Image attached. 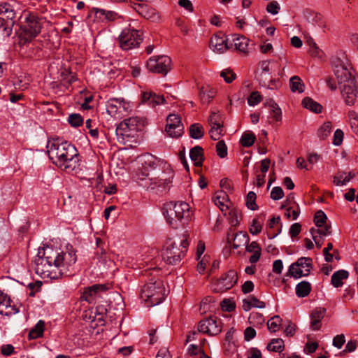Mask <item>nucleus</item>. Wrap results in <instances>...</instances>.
Returning a JSON list of instances; mask_svg holds the SVG:
<instances>
[{"mask_svg": "<svg viewBox=\"0 0 358 358\" xmlns=\"http://www.w3.org/2000/svg\"><path fill=\"white\" fill-rule=\"evenodd\" d=\"M282 319L279 315H275L273 317H271L267 322V327L270 331L271 332H276L281 324H282Z\"/></svg>", "mask_w": 358, "mask_h": 358, "instance_id": "37", "label": "nucleus"}, {"mask_svg": "<svg viewBox=\"0 0 358 358\" xmlns=\"http://www.w3.org/2000/svg\"><path fill=\"white\" fill-rule=\"evenodd\" d=\"M216 91L209 87H202L200 89L199 96L203 103H208L215 96Z\"/></svg>", "mask_w": 358, "mask_h": 358, "instance_id": "26", "label": "nucleus"}, {"mask_svg": "<svg viewBox=\"0 0 358 358\" xmlns=\"http://www.w3.org/2000/svg\"><path fill=\"white\" fill-rule=\"evenodd\" d=\"M107 113L115 118H121L120 99H112L108 101L106 106Z\"/></svg>", "mask_w": 358, "mask_h": 358, "instance_id": "21", "label": "nucleus"}, {"mask_svg": "<svg viewBox=\"0 0 358 358\" xmlns=\"http://www.w3.org/2000/svg\"><path fill=\"white\" fill-rule=\"evenodd\" d=\"M184 256V251L180 250L175 243H170L163 250L162 253V259L169 264H178Z\"/></svg>", "mask_w": 358, "mask_h": 358, "instance_id": "12", "label": "nucleus"}, {"mask_svg": "<svg viewBox=\"0 0 358 358\" xmlns=\"http://www.w3.org/2000/svg\"><path fill=\"white\" fill-rule=\"evenodd\" d=\"M232 42L237 50L243 53H246L248 52L249 39L245 36L234 35L233 36Z\"/></svg>", "mask_w": 358, "mask_h": 358, "instance_id": "23", "label": "nucleus"}, {"mask_svg": "<svg viewBox=\"0 0 358 358\" xmlns=\"http://www.w3.org/2000/svg\"><path fill=\"white\" fill-rule=\"evenodd\" d=\"M326 314L324 308H317L313 310L310 314V327L313 330H319L320 328V322Z\"/></svg>", "mask_w": 358, "mask_h": 358, "instance_id": "20", "label": "nucleus"}, {"mask_svg": "<svg viewBox=\"0 0 358 358\" xmlns=\"http://www.w3.org/2000/svg\"><path fill=\"white\" fill-rule=\"evenodd\" d=\"M171 60L166 55L152 56L147 62L149 71L166 75L171 69Z\"/></svg>", "mask_w": 358, "mask_h": 358, "instance_id": "9", "label": "nucleus"}, {"mask_svg": "<svg viewBox=\"0 0 358 358\" xmlns=\"http://www.w3.org/2000/svg\"><path fill=\"white\" fill-rule=\"evenodd\" d=\"M208 122H209L210 126L222 124L221 123V120H220V115L218 113H215V112L211 113V114L209 117V119H208Z\"/></svg>", "mask_w": 358, "mask_h": 358, "instance_id": "61", "label": "nucleus"}, {"mask_svg": "<svg viewBox=\"0 0 358 358\" xmlns=\"http://www.w3.org/2000/svg\"><path fill=\"white\" fill-rule=\"evenodd\" d=\"M10 306V301L6 294L0 290V307L8 308Z\"/></svg>", "mask_w": 358, "mask_h": 358, "instance_id": "62", "label": "nucleus"}, {"mask_svg": "<svg viewBox=\"0 0 358 358\" xmlns=\"http://www.w3.org/2000/svg\"><path fill=\"white\" fill-rule=\"evenodd\" d=\"M203 128L201 124L194 123L190 126L189 135L192 138L200 139L203 137Z\"/></svg>", "mask_w": 358, "mask_h": 358, "instance_id": "35", "label": "nucleus"}, {"mask_svg": "<svg viewBox=\"0 0 358 358\" xmlns=\"http://www.w3.org/2000/svg\"><path fill=\"white\" fill-rule=\"evenodd\" d=\"M327 220V217L322 210H318L316 212L314 217V222L318 228L324 229L325 227H329L325 224Z\"/></svg>", "mask_w": 358, "mask_h": 358, "instance_id": "36", "label": "nucleus"}, {"mask_svg": "<svg viewBox=\"0 0 358 358\" xmlns=\"http://www.w3.org/2000/svg\"><path fill=\"white\" fill-rule=\"evenodd\" d=\"M256 336V331L252 327H248L244 331L245 340L247 341L254 338Z\"/></svg>", "mask_w": 358, "mask_h": 358, "instance_id": "63", "label": "nucleus"}, {"mask_svg": "<svg viewBox=\"0 0 358 358\" xmlns=\"http://www.w3.org/2000/svg\"><path fill=\"white\" fill-rule=\"evenodd\" d=\"M262 101V96L257 91L252 92L248 98V103L250 106H255Z\"/></svg>", "mask_w": 358, "mask_h": 358, "instance_id": "48", "label": "nucleus"}, {"mask_svg": "<svg viewBox=\"0 0 358 358\" xmlns=\"http://www.w3.org/2000/svg\"><path fill=\"white\" fill-rule=\"evenodd\" d=\"M343 131L340 129H337L334 134L333 144L336 146L341 145L343 140Z\"/></svg>", "mask_w": 358, "mask_h": 358, "instance_id": "54", "label": "nucleus"}, {"mask_svg": "<svg viewBox=\"0 0 358 358\" xmlns=\"http://www.w3.org/2000/svg\"><path fill=\"white\" fill-rule=\"evenodd\" d=\"M284 348V341L281 338H274L267 345V349L273 352H280Z\"/></svg>", "mask_w": 358, "mask_h": 358, "instance_id": "38", "label": "nucleus"}, {"mask_svg": "<svg viewBox=\"0 0 358 358\" xmlns=\"http://www.w3.org/2000/svg\"><path fill=\"white\" fill-rule=\"evenodd\" d=\"M238 275L234 270L229 271L218 282V286L221 291H225L231 288L237 282Z\"/></svg>", "mask_w": 358, "mask_h": 358, "instance_id": "18", "label": "nucleus"}, {"mask_svg": "<svg viewBox=\"0 0 358 358\" xmlns=\"http://www.w3.org/2000/svg\"><path fill=\"white\" fill-rule=\"evenodd\" d=\"M345 342V338L343 334H339L336 336L333 339L332 345L337 348L338 349H341L343 344Z\"/></svg>", "mask_w": 358, "mask_h": 358, "instance_id": "60", "label": "nucleus"}, {"mask_svg": "<svg viewBox=\"0 0 358 358\" xmlns=\"http://www.w3.org/2000/svg\"><path fill=\"white\" fill-rule=\"evenodd\" d=\"M301 229V224L299 223L293 224L289 229V234L292 238H294L299 235Z\"/></svg>", "mask_w": 358, "mask_h": 358, "instance_id": "64", "label": "nucleus"}, {"mask_svg": "<svg viewBox=\"0 0 358 358\" xmlns=\"http://www.w3.org/2000/svg\"><path fill=\"white\" fill-rule=\"evenodd\" d=\"M234 332V329H230L226 334L224 345H227V348H228L227 350H234L235 349V348H236L235 343H234V337H233Z\"/></svg>", "mask_w": 358, "mask_h": 358, "instance_id": "47", "label": "nucleus"}, {"mask_svg": "<svg viewBox=\"0 0 358 358\" xmlns=\"http://www.w3.org/2000/svg\"><path fill=\"white\" fill-rule=\"evenodd\" d=\"M220 76L227 83H231L236 78V74L229 69H224L220 73Z\"/></svg>", "mask_w": 358, "mask_h": 358, "instance_id": "52", "label": "nucleus"}, {"mask_svg": "<svg viewBox=\"0 0 358 358\" xmlns=\"http://www.w3.org/2000/svg\"><path fill=\"white\" fill-rule=\"evenodd\" d=\"M348 272L345 270H339L335 272L331 279V284L335 287H339L343 285V280L348 278Z\"/></svg>", "mask_w": 358, "mask_h": 358, "instance_id": "27", "label": "nucleus"}, {"mask_svg": "<svg viewBox=\"0 0 358 358\" xmlns=\"http://www.w3.org/2000/svg\"><path fill=\"white\" fill-rule=\"evenodd\" d=\"M108 287L103 284H95L85 289L82 294V299L93 303L97 298L102 296V293L106 292Z\"/></svg>", "mask_w": 358, "mask_h": 358, "instance_id": "14", "label": "nucleus"}, {"mask_svg": "<svg viewBox=\"0 0 358 358\" xmlns=\"http://www.w3.org/2000/svg\"><path fill=\"white\" fill-rule=\"evenodd\" d=\"M302 105L306 109L310 110L315 113H320L322 111V106L317 102L315 101L310 97H306L302 101Z\"/></svg>", "mask_w": 358, "mask_h": 358, "instance_id": "29", "label": "nucleus"}, {"mask_svg": "<svg viewBox=\"0 0 358 358\" xmlns=\"http://www.w3.org/2000/svg\"><path fill=\"white\" fill-rule=\"evenodd\" d=\"M48 154L52 162L67 173L78 169L79 155L76 148L62 138H53L48 142Z\"/></svg>", "mask_w": 358, "mask_h": 358, "instance_id": "2", "label": "nucleus"}, {"mask_svg": "<svg viewBox=\"0 0 358 358\" xmlns=\"http://www.w3.org/2000/svg\"><path fill=\"white\" fill-rule=\"evenodd\" d=\"M222 124L221 125H212L210 129V138L215 141H217L222 135Z\"/></svg>", "mask_w": 358, "mask_h": 358, "instance_id": "44", "label": "nucleus"}, {"mask_svg": "<svg viewBox=\"0 0 358 358\" xmlns=\"http://www.w3.org/2000/svg\"><path fill=\"white\" fill-rule=\"evenodd\" d=\"M256 198L257 196L254 192H249L246 196V206L252 210H256L258 208V206L255 203Z\"/></svg>", "mask_w": 358, "mask_h": 358, "instance_id": "42", "label": "nucleus"}, {"mask_svg": "<svg viewBox=\"0 0 358 358\" xmlns=\"http://www.w3.org/2000/svg\"><path fill=\"white\" fill-rule=\"evenodd\" d=\"M206 341V339L202 340V343H201L200 346L195 345V344H191L188 347L187 352L191 356L196 355L199 354V356L201 355V352H203L202 350L201 345Z\"/></svg>", "mask_w": 358, "mask_h": 358, "instance_id": "50", "label": "nucleus"}, {"mask_svg": "<svg viewBox=\"0 0 358 358\" xmlns=\"http://www.w3.org/2000/svg\"><path fill=\"white\" fill-rule=\"evenodd\" d=\"M268 106L271 110V115L272 117L275 121H280L282 117L281 109L279 108L278 105L274 102L273 101H270L268 102Z\"/></svg>", "mask_w": 358, "mask_h": 358, "instance_id": "39", "label": "nucleus"}, {"mask_svg": "<svg viewBox=\"0 0 358 358\" xmlns=\"http://www.w3.org/2000/svg\"><path fill=\"white\" fill-rule=\"evenodd\" d=\"M221 308L222 310L231 312L236 308L235 303L230 299H224L221 302Z\"/></svg>", "mask_w": 358, "mask_h": 358, "instance_id": "55", "label": "nucleus"}, {"mask_svg": "<svg viewBox=\"0 0 358 358\" xmlns=\"http://www.w3.org/2000/svg\"><path fill=\"white\" fill-rule=\"evenodd\" d=\"M15 15V11L11 5L7 3H0V20H13Z\"/></svg>", "mask_w": 358, "mask_h": 358, "instance_id": "24", "label": "nucleus"}, {"mask_svg": "<svg viewBox=\"0 0 358 358\" xmlns=\"http://www.w3.org/2000/svg\"><path fill=\"white\" fill-rule=\"evenodd\" d=\"M256 136L252 132L245 131L242 135L240 142L243 146L248 148L254 144Z\"/></svg>", "mask_w": 358, "mask_h": 358, "instance_id": "34", "label": "nucleus"}, {"mask_svg": "<svg viewBox=\"0 0 358 358\" xmlns=\"http://www.w3.org/2000/svg\"><path fill=\"white\" fill-rule=\"evenodd\" d=\"M199 332L209 336H216L222 331L221 322L215 317H209L201 320L198 325Z\"/></svg>", "mask_w": 358, "mask_h": 358, "instance_id": "10", "label": "nucleus"}, {"mask_svg": "<svg viewBox=\"0 0 358 358\" xmlns=\"http://www.w3.org/2000/svg\"><path fill=\"white\" fill-rule=\"evenodd\" d=\"M142 41L141 34L134 29L125 28L119 36V45L124 50H129L138 47Z\"/></svg>", "mask_w": 358, "mask_h": 358, "instance_id": "8", "label": "nucleus"}, {"mask_svg": "<svg viewBox=\"0 0 358 358\" xmlns=\"http://www.w3.org/2000/svg\"><path fill=\"white\" fill-rule=\"evenodd\" d=\"M44 322L42 320L38 321V323L35 325V327L29 331V338L36 339L37 338L41 337L44 331Z\"/></svg>", "mask_w": 358, "mask_h": 358, "instance_id": "33", "label": "nucleus"}, {"mask_svg": "<svg viewBox=\"0 0 358 358\" xmlns=\"http://www.w3.org/2000/svg\"><path fill=\"white\" fill-rule=\"evenodd\" d=\"M289 87L293 92L301 93L304 90V85L301 79L296 76H292L289 80Z\"/></svg>", "mask_w": 358, "mask_h": 358, "instance_id": "31", "label": "nucleus"}, {"mask_svg": "<svg viewBox=\"0 0 358 358\" xmlns=\"http://www.w3.org/2000/svg\"><path fill=\"white\" fill-rule=\"evenodd\" d=\"M352 129H358V114L355 110H350L348 113Z\"/></svg>", "mask_w": 358, "mask_h": 358, "instance_id": "49", "label": "nucleus"}, {"mask_svg": "<svg viewBox=\"0 0 358 358\" xmlns=\"http://www.w3.org/2000/svg\"><path fill=\"white\" fill-rule=\"evenodd\" d=\"M310 234H312V238L314 240L317 247L318 248H320L322 246V243H320L317 239V234L322 235V236H328L331 234V228L330 227H325L324 229H315L314 228H312L310 230Z\"/></svg>", "mask_w": 358, "mask_h": 358, "instance_id": "30", "label": "nucleus"}, {"mask_svg": "<svg viewBox=\"0 0 358 358\" xmlns=\"http://www.w3.org/2000/svg\"><path fill=\"white\" fill-rule=\"evenodd\" d=\"M42 282L41 281H36L35 282H31L28 285V289L30 290L29 295L34 296L35 293L41 289Z\"/></svg>", "mask_w": 358, "mask_h": 358, "instance_id": "58", "label": "nucleus"}, {"mask_svg": "<svg viewBox=\"0 0 358 358\" xmlns=\"http://www.w3.org/2000/svg\"><path fill=\"white\" fill-rule=\"evenodd\" d=\"M141 168L137 174L138 180H145V177L148 176L150 172H162L159 174L158 179H148L145 183H140L141 186L146 188L155 189V187H166L172 182L173 176V170L171 166L165 161L158 159L150 154L143 155L140 159Z\"/></svg>", "mask_w": 358, "mask_h": 358, "instance_id": "1", "label": "nucleus"}, {"mask_svg": "<svg viewBox=\"0 0 358 358\" xmlns=\"http://www.w3.org/2000/svg\"><path fill=\"white\" fill-rule=\"evenodd\" d=\"M172 209V202L167 203L163 208V215L165 217L166 222L169 224L171 225L174 228L178 227V221L175 217V213Z\"/></svg>", "mask_w": 358, "mask_h": 358, "instance_id": "22", "label": "nucleus"}, {"mask_svg": "<svg viewBox=\"0 0 358 358\" xmlns=\"http://www.w3.org/2000/svg\"><path fill=\"white\" fill-rule=\"evenodd\" d=\"M90 14H94V20L97 22H108L110 21H113L117 14L110 10H106L104 9L93 8Z\"/></svg>", "mask_w": 358, "mask_h": 358, "instance_id": "17", "label": "nucleus"}, {"mask_svg": "<svg viewBox=\"0 0 358 358\" xmlns=\"http://www.w3.org/2000/svg\"><path fill=\"white\" fill-rule=\"evenodd\" d=\"M68 121L69 124L73 127H79L83 123V118L79 114H71L69 115Z\"/></svg>", "mask_w": 358, "mask_h": 358, "instance_id": "45", "label": "nucleus"}, {"mask_svg": "<svg viewBox=\"0 0 358 358\" xmlns=\"http://www.w3.org/2000/svg\"><path fill=\"white\" fill-rule=\"evenodd\" d=\"M304 273L305 272L303 271V268L298 266L294 263L292 264L289 266V268L288 270V275L294 277V278H299L302 276H306Z\"/></svg>", "mask_w": 358, "mask_h": 358, "instance_id": "41", "label": "nucleus"}, {"mask_svg": "<svg viewBox=\"0 0 358 358\" xmlns=\"http://www.w3.org/2000/svg\"><path fill=\"white\" fill-rule=\"evenodd\" d=\"M27 24L24 28V33L27 41H31L38 35L41 30V26L38 17L35 15L29 14L25 17Z\"/></svg>", "mask_w": 358, "mask_h": 358, "instance_id": "13", "label": "nucleus"}, {"mask_svg": "<svg viewBox=\"0 0 358 358\" xmlns=\"http://www.w3.org/2000/svg\"><path fill=\"white\" fill-rule=\"evenodd\" d=\"M189 157L195 166H201L202 162L203 160L202 148L196 145L192 148L189 152Z\"/></svg>", "mask_w": 358, "mask_h": 358, "instance_id": "25", "label": "nucleus"}, {"mask_svg": "<svg viewBox=\"0 0 358 358\" xmlns=\"http://www.w3.org/2000/svg\"><path fill=\"white\" fill-rule=\"evenodd\" d=\"M142 102L148 104L152 108H154L158 105L164 103L165 99L163 96H160L152 91H149L144 92L142 94Z\"/></svg>", "mask_w": 358, "mask_h": 358, "instance_id": "19", "label": "nucleus"}, {"mask_svg": "<svg viewBox=\"0 0 358 358\" xmlns=\"http://www.w3.org/2000/svg\"><path fill=\"white\" fill-rule=\"evenodd\" d=\"M280 9V6L276 1L270 2L266 6V11L272 15L278 14Z\"/></svg>", "mask_w": 358, "mask_h": 358, "instance_id": "56", "label": "nucleus"}, {"mask_svg": "<svg viewBox=\"0 0 358 358\" xmlns=\"http://www.w3.org/2000/svg\"><path fill=\"white\" fill-rule=\"evenodd\" d=\"M248 319L250 324H262L264 321L263 315L255 312L251 313Z\"/></svg>", "mask_w": 358, "mask_h": 358, "instance_id": "53", "label": "nucleus"}, {"mask_svg": "<svg viewBox=\"0 0 358 358\" xmlns=\"http://www.w3.org/2000/svg\"><path fill=\"white\" fill-rule=\"evenodd\" d=\"M284 196V192L280 187H274L271 192V198L273 200H279Z\"/></svg>", "mask_w": 358, "mask_h": 358, "instance_id": "57", "label": "nucleus"}, {"mask_svg": "<svg viewBox=\"0 0 358 358\" xmlns=\"http://www.w3.org/2000/svg\"><path fill=\"white\" fill-rule=\"evenodd\" d=\"M262 229V223L258 220L255 219L250 227V232L252 235H257L261 232Z\"/></svg>", "mask_w": 358, "mask_h": 358, "instance_id": "51", "label": "nucleus"}, {"mask_svg": "<svg viewBox=\"0 0 358 358\" xmlns=\"http://www.w3.org/2000/svg\"><path fill=\"white\" fill-rule=\"evenodd\" d=\"M269 78H271V74H266L264 73H260L259 83L262 86L266 87L268 89H272L273 87L270 84H268Z\"/></svg>", "mask_w": 358, "mask_h": 358, "instance_id": "59", "label": "nucleus"}, {"mask_svg": "<svg viewBox=\"0 0 358 358\" xmlns=\"http://www.w3.org/2000/svg\"><path fill=\"white\" fill-rule=\"evenodd\" d=\"M298 266L303 268L305 275H308L312 268V259L310 257H301L294 262Z\"/></svg>", "mask_w": 358, "mask_h": 358, "instance_id": "32", "label": "nucleus"}, {"mask_svg": "<svg viewBox=\"0 0 358 358\" xmlns=\"http://www.w3.org/2000/svg\"><path fill=\"white\" fill-rule=\"evenodd\" d=\"M143 126V122L137 117H131L121 122L116 127L115 133L119 142L125 144L131 141Z\"/></svg>", "mask_w": 358, "mask_h": 358, "instance_id": "7", "label": "nucleus"}, {"mask_svg": "<svg viewBox=\"0 0 358 358\" xmlns=\"http://www.w3.org/2000/svg\"><path fill=\"white\" fill-rule=\"evenodd\" d=\"M53 252L54 259H55V265L59 271V273H57V279H58L63 275H67V273L73 268L77 257L71 245H67L64 250H61L53 248Z\"/></svg>", "mask_w": 358, "mask_h": 358, "instance_id": "6", "label": "nucleus"}, {"mask_svg": "<svg viewBox=\"0 0 358 358\" xmlns=\"http://www.w3.org/2000/svg\"><path fill=\"white\" fill-rule=\"evenodd\" d=\"M53 248L49 246L39 249L34 259V269L36 274L42 278L57 279V266L55 265V259Z\"/></svg>", "mask_w": 358, "mask_h": 358, "instance_id": "4", "label": "nucleus"}, {"mask_svg": "<svg viewBox=\"0 0 358 358\" xmlns=\"http://www.w3.org/2000/svg\"><path fill=\"white\" fill-rule=\"evenodd\" d=\"M334 73L345 103L353 106L358 98V79L352 76L350 69L343 65L336 66Z\"/></svg>", "mask_w": 358, "mask_h": 358, "instance_id": "3", "label": "nucleus"}, {"mask_svg": "<svg viewBox=\"0 0 358 358\" xmlns=\"http://www.w3.org/2000/svg\"><path fill=\"white\" fill-rule=\"evenodd\" d=\"M226 37L220 34L214 35L210 41V48L214 52L223 53L229 48Z\"/></svg>", "mask_w": 358, "mask_h": 358, "instance_id": "15", "label": "nucleus"}, {"mask_svg": "<svg viewBox=\"0 0 358 358\" xmlns=\"http://www.w3.org/2000/svg\"><path fill=\"white\" fill-rule=\"evenodd\" d=\"M349 182L347 173L345 172L339 173L334 177L333 182L337 186L345 185Z\"/></svg>", "mask_w": 358, "mask_h": 358, "instance_id": "43", "label": "nucleus"}, {"mask_svg": "<svg viewBox=\"0 0 358 358\" xmlns=\"http://www.w3.org/2000/svg\"><path fill=\"white\" fill-rule=\"evenodd\" d=\"M311 290L310 284L307 281H302L296 286V294L298 297L303 298L307 296Z\"/></svg>", "mask_w": 358, "mask_h": 358, "instance_id": "28", "label": "nucleus"}, {"mask_svg": "<svg viewBox=\"0 0 358 358\" xmlns=\"http://www.w3.org/2000/svg\"><path fill=\"white\" fill-rule=\"evenodd\" d=\"M166 296L163 282L159 278H152L143 287L141 299L147 306H154L162 303Z\"/></svg>", "mask_w": 358, "mask_h": 358, "instance_id": "5", "label": "nucleus"}, {"mask_svg": "<svg viewBox=\"0 0 358 358\" xmlns=\"http://www.w3.org/2000/svg\"><path fill=\"white\" fill-rule=\"evenodd\" d=\"M171 210H173L175 217L178 222H182V220H187L190 216L189 206L186 202H172V209Z\"/></svg>", "mask_w": 358, "mask_h": 358, "instance_id": "16", "label": "nucleus"}, {"mask_svg": "<svg viewBox=\"0 0 358 358\" xmlns=\"http://www.w3.org/2000/svg\"><path fill=\"white\" fill-rule=\"evenodd\" d=\"M184 127L180 117L176 114H170L166 118V132L173 138L180 137L183 134Z\"/></svg>", "mask_w": 358, "mask_h": 358, "instance_id": "11", "label": "nucleus"}, {"mask_svg": "<svg viewBox=\"0 0 358 358\" xmlns=\"http://www.w3.org/2000/svg\"><path fill=\"white\" fill-rule=\"evenodd\" d=\"M331 131V123L326 122L318 129L317 135L321 139H324L330 134Z\"/></svg>", "mask_w": 358, "mask_h": 358, "instance_id": "40", "label": "nucleus"}, {"mask_svg": "<svg viewBox=\"0 0 358 358\" xmlns=\"http://www.w3.org/2000/svg\"><path fill=\"white\" fill-rule=\"evenodd\" d=\"M216 152L221 158H224L227 155V147L224 141H220L217 143Z\"/></svg>", "mask_w": 358, "mask_h": 358, "instance_id": "46", "label": "nucleus"}]
</instances>
